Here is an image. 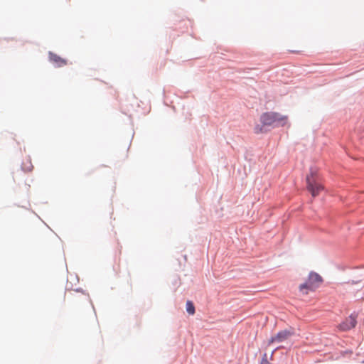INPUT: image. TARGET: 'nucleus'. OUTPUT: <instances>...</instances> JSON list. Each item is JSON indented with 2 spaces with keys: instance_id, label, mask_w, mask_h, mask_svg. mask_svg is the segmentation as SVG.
I'll list each match as a JSON object with an SVG mask.
<instances>
[{
  "instance_id": "nucleus-5",
  "label": "nucleus",
  "mask_w": 364,
  "mask_h": 364,
  "mask_svg": "<svg viewBox=\"0 0 364 364\" xmlns=\"http://www.w3.org/2000/svg\"><path fill=\"white\" fill-rule=\"evenodd\" d=\"M356 319L353 316H350L342 323L340 324V328L342 331H348L355 326Z\"/></svg>"
},
{
  "instance_id": "nucleus-4",
  "label": "nucleus",
  "mask_w": 364,
  "mask_h": 364,
  "mask_svg": "<svg viewBox=\"0 0 364 364\" xmlns=\"http://www.w3.org/2000/svg\"><path fill=\"white\" fill-rule=\"evenodd\" d=\"M293 335V332L288 330L279 331L277 335L272 336L268 341V344L271 345L274 343H281L287 340Z\"/></svg>"
},
{
  "instance_id": "nucleus-3",
  "label": "nucleus",
  "mask_w": 364,
  "mask_h": 364,
  "mask_svg": "<svg viewBox=\"0 0 364 364\" xmlns=\"http://www.w3.org/2000/svg\"><path fill=\"white\" fill-rule=\"evenodd\" d=\"M321 282L322 278L318 274L311 272L306 282L299 286V291L304 295L308 294L309 291H314Z\"/></svg>"
},
{
  "instance_id": "nucleus-7",
  "label": "nucleus",
  "mask_w": 364,
  "mask_h": 364,
  "mask_svg": "<svg viewBox=\"0 0 364 364\" xmlns=\"http://www.w3.org/2000/svg\"><path fill=\"white\" fill-rule=\"evenodd\" d=\"M186 311L191 315H193L195 314V307L191 301H188L186 302Z\"/></svg>"
},
{
  "instance_id": "nucleus-8",
  "label": "nucleus",
  "mask_w": 364,
  "mask_h": 364,
  "mask_svg": "<svg viewBox=\"0 0 364 364\" xmlns=\"http://www.w3.org/2000/svg\"><path fill=\"white\" fill-rule=\"evenodd\" d=\"M260 364H271L267 360V355L266 353L264 354Z\"/></svg>"
},
{
  "instance_id": "nucleus-6",
  "label": "nucleus",
  "mask_w": 364,
  "mask_h": 364,
  "mask_svg": "<svg viewBox=\"0 0 364 364\" xmlns=\"http://www.w3.org/2000/svg\"><path fill=\"white\" fill-rule=\"evenodd\" d=\"M49 60L57 67H63L68 64V62L65 59H63L57 54L51 52L49 53Z\"/></svg>"
},
{
  "instance_id": "nucleus-9",
  "label": "nucleus",
  "mask_w": 364,
  "mask_h": 364,
  "mask_svg": "<svg viewBox=\"0 0 364 364\" xmlns=\"http://www.w3.org/2000/svg\"><path fill=\"white\" fill-rule=\"evenodd\" d=\"M262 132V127L257 126L255 127V133L259 134Z\"/></svg>"
},
{
  "instance_id": "nucleus-1",
  "label": "nucleus",
  "mask_w": 364,
  "mask_h": 364,
  "mask_svg": "<svg viewBox=\"0 0 364 364\" xmlns=\"http://www.w3.org/2000/svg\"><path fill=\"white\" fill-rule=\"evenodd\" d=\"M259 120L263 126H284L288 122V117L276 112H267L261 114Z\"/></svg>"
},
{
  "instance_id": "nucleus-2",
  "label": "nucleus",
  "mask_w": 364,
  "mask_h": 364,
  "mask_svg": "<svg viewBox=\"0 0 364 364\" xmlns=\"http://www.w3.org/2000/svg\"><path fill=\"white\" fill-rule=\"evenodd\" d=\"M306 187L313 197L318 196L323 189L321 183L318 181L317 171L314 168L310 169V173L306 176Z\"/></svg>"
}]
</instances>
